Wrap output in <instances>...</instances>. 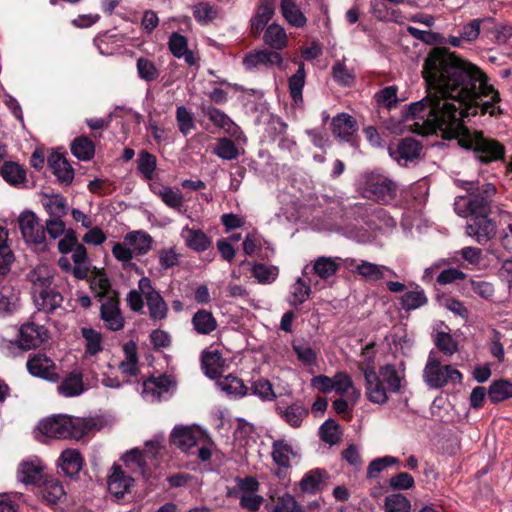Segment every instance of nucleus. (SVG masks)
Masks as SVG:
<instances>
[{"mask_svg": "<svg viewBox=\"0 0 512 512\" xmlns=\"http://www.w3.org/2000/svg\"><path fill=\"white\" fill-rule=\"evenodd\" d=\"M138 288L144 296L150 318L155 321L164 319L167 316L168 306L161 294L153 287L151 280L148 277H142L138 282Z\"/></svg>", "mask_w": 512, "mask_h": 512, "instance_id": "nucleus-9", "label": "nucleus"}, {"mask_svg": "<svg viewBox=\"0 0 512 512\" xmlns=\"http://www.w3.org/2000/svg\"><path fill=\"white\" fill-rule=\"evenodd\" d=\"M340 267L338 258L318 257L313 264V271L320 279H328L336 274Z\"/></svg>", "mask_w": 512, "mask_h": 512, "instance_id": "nucleus-47", "label": "nucleus"}, {"mask_svg": "<svg viewBox=\"0 0 512 512\" xmlns=\"http://www.w3.org/2000/svg\"><path fill=\"white\" fill-rule=\"evenodd\" d=\"M157 256L162 270H168L177 266L180 263L181 258V255L174 247L160 249Z\"/></svg>", "mask_w": 512, "mask_h": 512, "instance_id": "nucleus-54", "label": "nucleus"}, {"mask_svg": "<svg viewBox=\"0 0 512 512\" xmlns=\"http://www.w3.org/2000/svg\"><path fill=\"white\" fill-rule=\"evenodd\" d=\"M214 153L224 160L236 159L239 154L234 142L228 138L219 139L216 147L214 148Z\"/></svg>", "mask_w": 512, "mask_h": 512, "instance_id": "nucleus-58", "label": "nucleus"}, {"mask_svg": "<svg viewBox=\"0 0 512 512\" xmlns=\"http://www.w3.org/2000/svg\"><path fill=\"white\" fill-rule=\"evenodd\" d=\"M496 231V224L488 216L473 217L466 225V234L480 244L491 240Z\"/></svg>", "mask_w": 512, "mask_h": 512, "instance_id": "nucleus-16", "label": "nucleus"}, {"mask_svg": "<svg viewBox=\"0 0 512 512\" xmlns=\"http://www.w3.org/2000/svg\"><path fill=\"white\" fill-rule=\"evenodd\" d=\"M18 226L26 243L32 245H44L45 230L40 220L31 211H25L18 217Z\"/></svg>", "mask_w": 512, "mask_h": 512, "instance_id": "nucleus-10", "label": "nucleus"}, {"mask_svg": "<svg viewBox=\"0 0 512 512\" xmlns=\"http://www.w3.org/2000/svg\"><path fill=\"white\" fill-rule=\"evenodd\" d=\"M47 339L44 326L26 323L20 328L19 345L22 349H31L41 345Z\"/></svg>", "mask_w": 512, "mask_h": 512, "instance_id": "nucleus-19", "label": "nucleus"}, {"mask_svg": "<svg viewBox=\"0 0 512 512\" xmlns=\"http://www.w3.org/2000/svg\"><path fill=\"white\" fill-rule=\"evenodd\" d=\"M175 387V382L169 376H159L148 379L143 383V397L150 402L161 401Z\"/></svg>", "mask_w": 512, "mask_h": 512, "instance_id": "nucleus-15", "label": "nucleus"}, {"mask_svg": "<svg viewBox=\"0 0 512 512\" xmlns=\"http://www.w3.org/2000/svg\"><path fill=\"white\" fill-rule=\"evenodd\" d=\"M40 494L47 503L56 504L66 497V491L59 480L54 477H45L39 484Z\"/></svg>", "mask_w": 512, "mask_h": 512, "instance_id": "nucleus-23", "label": "nucleus"}, {"mask_svg": "<svg viewBox=\"0 0 512 512\" xmlns=\"http://www.w3.org/2000/svg\"><path fill=\"white\" fill-rule=\"evenodd\" d=\"M45 465L37 457L23 460L17 469V479L25 485H39L44 478Z\"/></svg>", "mask_w": 512, "mask_h": 512, "instance_id": "nucleus-14", "label": "nucleus"}, {"mask_svg": "<svg viewBox=\"0 0 512 512\" xmlns=\"http://www.w3.org/2000/svg\"><path fill=\"white\" fill-rule=\"evenodd\" d=\"M327 478L325 470L315 468L305 473L299 482V487L304 493L315 494L324 488Z\"/></svg>", "mask_w": 512, "mask_h": 512, "instance_id": "nucleus-24", "label": "nucleus"}, {"mask_svg": "<svg viewBox=\"0 0 512 512\" xmlns=\"http://www.w3.org/2000/svg\"><path fill=\"white\" fill-rule=\"evenodd\" d=\"M58 393L64 397H75L84 391L82 376L73 372L69 374L57 387Z\"/></svg>", "mask_w": 512, "mask_h": 512, "instance_id": "nucleus-40", "label": "nucleus"}, {"mask_svg": "<svg viewBox=\"0 0 512 512\" xmlns=\"http://www.w3.org/2000/svg\"><path fill=\"white\" fill-rule=\"evenodd\" d=\"M456 183L469 193V197L458 196L455 200V211L459 216L473 218L490 214L492 198L496 194L492 183L480 185L478 182L463 180H457Z\"/></svg>", "mask_w": 512, "mask_h": 512, "instance_id": "nucleus-3", "label": "nucleus"}, {"mask_svg": "<svg viewBox=\"0 0 512 512\" xmlns=\"http://www.w3.org/2000/svg\"><path fill=\"white\" fill-rule=\"evenodd\" d=\"M29 279L33 285V296L40 293L41 290L51 288L52 275L47 266H38L35 268L29 273Z\"/></svg>", "mask_w": 512, "mask_h": 512, "instance_id": "nucleus-42", "label": "nucleus"}, {"mask_svg": "<svg viewBox=\"0 0 512 512\" xmlns=\"http://www.w3.org/2000/svg\"><path fill=\"white\" fill-rule=\"evenodd\" d=\"M3 179L11 185H19L25 180V171L14 162H6L1 168Z\"/></svg>", "mask_w": 512, "mask_h": 512, "instance_id": "nucleus-52", "label": "nucleus"}, {"mask_svg": "<svg viewBox=\"0 0 512 512\" xmlns=\"http://www.w3.org/2000/svg\"><path fill=\"white\" fill-rule=\"evenodd\" d=\"M360 370L365 379V395L375 404H385L388 393H400L405 382L404 369L392 364L383 365L378 371L373 367H360Z\"/></svg>", "mask_w": 512, "mask_h": 512, "instance_id": "nucleus-2", "label": "nucleus"}, {"mask_svg": "<svg viewBox=\"0 0 512 512\" xmlns=\"http://www.w3.org/2000/svg\"><path fill=\"white\" fill-rule=\"evenodd\" d=\"M361 193L367 199L387 204L395 199L397 185L384 175L371 173L363 177Z\"/></svg>", "mask_w": 512, "mask_h": 512, "instance_id": "nucleus-8", "label": "nucleus"}, {"mask_svg": "<svg viewBox=\"0 0 512 512\" xmlns=\"http://www.w3.org/2000/svg\"><path fill=\"white\" fill-rule=\"evenodd\" d=\"M192 324L194 329L202 335L210 334L217 328L216 319L206 310L197 311L192 318Z\"/></svg>", "mask_w": 512, "mask_h": 512, "instance_id": "nucleus-45", "label": "nucleus"}, {"mask_svg": "<svg viewBox=\"0 0 512 512\" xmlns=\"http://www.w3.org/2000/svg\"><path fill=\"white\" fill-rule=\"evenodd\" d=\"M101 302V319L105 326L112 331H118L124 326V319L120 313L117 295H110Z\"/></svg>", "mask_w": 512, "mask_h": 512, "instance_id": "nucleus-18", "label": "nucleus"}, {"mask_svg": "<svg viewBox=\"0 0 512 512\" xmlns=\"http://www.w3.org/2000/svg\"><path fill=\"white\" fill-rule=\"evenodd\" d=\"M134 486V478L126 473L122 466L114 463L107 476V487L116 499L123 498L130 493Z\"/></svg>", "mask_w": 512, "mask_h": 512, "instance_id": "nucleus-11", "label": "nucleus"}, {"mask_svg": "<svg viewBox=\"0 0 512 512\" xmlns=\"http://www.w3.org/2000/svg\"><path fill=\"white\" fill-rule=\"evenodd\" d=\"M224 360L217 350L205 352L202 356V368L210 378H218L223 371Z\"/></svg>", "mask_w": 512, "mask_h": 512, "instance_id": "nucleus-39", "label": "nucleus"}, {"mask_svg": "<svg viewBox=\"0 0 512 512\" xmlns=\"http://www.w3.org/2000/svg\"><path fill=\"white\" fill-rule=\"evenodd\" d=\"M274 15V4L272 0H264L258 6L257 11L251 19V32L259 36L264 27Z\"/></svg>", "mask_w": 512, "mask_h": 512, "instance_id": "nucleus-27", "label": "nucleus"}, {"mask_svg": "<svg viewBox=\"0 0 512 512\" xmlns=\"http://www.w3.org/2000/svg\"><path fill=\"white\" fill-rule=\"evenodd\" d=\"M388 150L390 156L402 165L417 158L419 156L421 146L418 141L411 138H406L402 140L395 148L389 147Z\"/></svg>", "mask_w": 512, "mask_h": 512, "instance_id": "nucleus-21", "label": "nucleus"}, {"mask_svg": "<svg viewBox=\"0 0 512 512\" xmlns=\"http://www.w3.org/2000/svg\"><path fill=\"white\" fill-rule=\"evenodd\" d=\"M333 79L342 86H350L354 82V75L344 63L337 61L332 66Z\"/></svg>", "mask_w": 512, "mask_h": 512, "instance_id": "nucleus-64", "label": "nucleus"}, {"mask_svg": "<svg viewBox=\"0 0 512 512\" xmlns=\"http://www.w3.org/2000/svg\"><path fill=\"white\" fill-rule=\"evenodd\" d=\"M422 74L428 95L412 103L407 115L422 120L414 123V132L429 134L441 130L446 138H455L460 146L473 149L483 163L502 159L503 145L462 123L463 117L476 115L479 110L482 114H494L498 92L487 83L482 71L449 50L437 47L425 58Z\"/></svg>", "mask_w": 512, "mask_h": 512, "instance_id": "nucleus-1", "label": "nucleus"}, {"mask_svg": "<svg viewBox=\"0 0 512 512\" xmlns=\"http://www.w3.org/2000/svg\"><path fill=\"white\" fill-rule=\"evenodd\" d=\"M153 245L152 236L144 230L130 231L123 237L122 242H114L112 245V255L120 262L123 268L134 265V257L144 256Z\"/></svg>", "mask_w": 512, "mask_h": 512, "instance_id": "nucleus-6", "label": "nucleus"}, {"mask_svg": "<svg viewBox=\"0 0 512 512\" xmlns=\"http://www.w3.org/2000/svg\"><path fill=\"white\" fill-rule=\"evenodd\" d=\"M252 393L263 401H272L276 398L272 384L266 379H258L252 384Z\"/></svg>", "mask_w": 512, "mask_h": 512, "instance_id": "nucleus-63", "label": "nucleus"}, {"mask_svg": "<svg viewBox=\"0 0 512 512\" xmlns=\"http://www.w3.org/2000/svg\"><path fill=\"white\" fill-rule=\"evenodd\" d=\"M296 63V61H294ZM298 70L288 80L289 93L296 105L303 102L302 91L305 85L306 72L303 62H297Z\"/></svg>", "mask_w": 512, "mask_h": 512, "instance_id": "nucleus-36", "label": "nucleus"}, {"mask_svg": "<svg viewBox=\"0 0 512 512\" xmlns=\"http://www.w3.org/2000/svg\"><path fill=\"white\" fill-rule=\"evenodd\" d=\"M90 287L95 292L96 296L99 297L100 301L106 300L110 295H117V293L111 289L106 274L96 268H94L93 275L90 279Z\"/></svg>", "mask_w": 512, "mask_h": 512, "instance_id": "nucleus-35", "label": "nucleus"}, {"mask_svg": "<svg viewBox=\"0 0 512 512\" xmlns=\"http://www.w3.org/2000/svg\"><path fill=\"white\" fill-rule=\"evenodd\" d=\"M138 76L147 82H152L159 77V70L155 64L147 58H139L137 60Z\"/></svg>", "mask_w": 512, "mask_h": 512, "instance_id": "nucleus-56", "label": "nucleus"}, {"mask_svg": "<svg viewBox=\"0 0 512 512\" xmlns=\"http://www.w3.org/2000/svg\"><path fill=\"white\" fill-rule=\"evenodd\" d=\"M385 512H410V501L402 494H392L386 497Z\"/></svg>", "mask_w": 512, "mask_h": 512, "instance_id": "nucleus-55", "label": "nucleus"}, {"mask_svg": "<svg viewBox=\"0 0 512 512\" xmlns=\"http://www.w3.org/2000/svg\"><path fill=\"white\" fill-rule=\"evenodd\" d=\"M311 292V286L299 277L290 287L288 302L290 305L298 307L310 297Z\"/></svg>", "mask_w": 512, "mask_h": 512, "instance_id": "nucleus-44", "label": "nucleus"}, {"mask_svg": "<svg viewBox=\"0 0 512 512\" xmlns=\"http://www.w3.org/2000/svg\"><path fill=\"white\" fill-rule=\"evenodd\" d=\"M333 390L340 395L349 393L352 404H355L361 396L360 390L354 386L352 378L346 372H337L333 376Z\"/></svg>", "mask_w": 512, "mask_h": 512, "instance_id": "nucleus-30", "label": "nucleus"}, {"mask_svg": "<svg viewBox=\"0 0 512 512\" xmlns=\"http://www.w3.org/2000/svg\"><path fill=\"white\" fill-rule=\"evenodd\" d=\"M176 120L178 128L183 135H188L195 128L194 117L184 106L177 108Z\"/></svg>", "mask_w": 512, "mask_h": 512, "instance_id": "nucleus-59", "label": "nucleus"}, {"mask_svg": "<svg viewBox=\"0 0 512 512\" xmlns=\"http://www.w3.org/2000/svg\"><path fill=\"white\" fill-rule=\"evenodd\" d=\"M145 445L147 449L144 453L138 448H133L123 454L121 459L129 472L142 471L145 466V457H154L161 448V442L158 439L147 441Z\"/></svg>", "mask_w": 512, "mask_h": 512, "instance_id": "nucleus-13", "label": "nucleus"}, {"mask_svg": "<svg viewBox=\"0 0 512 512\" xmlns=\"http://www.w3.org/2000/svg\"><path fill=\"white\" fill-rule=\"evenodd\" d=\"M172 443L182 452L197 455L201 461H208L212 456L213 443L204 434L191 426L176 425L170 435Z\"/></svg>", "mask_w": 512, "mask_h": 512, "instance_id": "nucleus-5", "label": "nucleus"}, {"mask_svg": "<svg viewBox=\"0 0 512 512\" xmlns=\"http://www.w3.org/2000/svg\"><path fill=\"white\" fill-rule=\"evenodd\" d=\"M27 369L33 375L49 381H56L57 374L53 361L43 354H35L27 361Z\"/></svg>", "mask_w": 512, "mask_h": 512, "instance_id": "nucleus-20", "label": "nucleus"}, {"mask_svg": "<svg viewBox=\"0 0 512 512\" xmlns=\"http://www.w3.org/2000/svg\"><path fill=\"white\" fill-rule=\"evenodd\" d=\"M49 166L58 180L65 184H70L74 178L73 168L68 161L60 154L53 153L48 158Z\"/></svg>", "mask_w": 512, "mask_h": 512, "instance_id": "nucleus-29", "label": "nucleus"}, {"mask_svg": "<svg viewBox=\"0 0 512 512\" xmlns=\"http://www.w3.org/2000/svg\"><path fill=\"white\" fill-rule=\"evenodd\" d=\"M492 22H493V19L490 17H486V18H482V19H474V20L470 21L469 23L465 24L462 27V30L460 32L461 38L467 42L475 41L480 34L481 25L489 24Z\"/></svg>", "mask_w": 512, "mask_h": 512, "instance_id": "nucleus-53", "label": "nucleus"}, {"mask_svg": "<svg viewBox=\"0 0 512 512\" xmlns=\"http://www.w3.org/2000/svg\"><path fill=\"white\" fill-rule=\"evenodd\" d=\"M8 234L0 227V274H6L14 261L12 250L7 245Z\"/></svg>", "mask_w": 512, "mask_h": 512, "instance_id": "nucleus-50", "label": "nucleus"}, {"mask_svg": "<svg viewBox=\"0 0 512 512\" xmlns=\"http://www.w3.org/2000/svg\"><path fill=\"white\" fill-rule=\"evenodd\" d=\"M123 351L125 354V360L120 363L119 369L125 375L134 376L138 371L136 344L134 342L126 343L123 346Z\"/></svg>", "mask_w": 512, "mask_h": 512, "instance_id": "nucleus-46", "label": "nucleus"}, {"mask_svg": "<svg viewBox=\"0 0 512 512\" xmlns=\"http://www.w3.org/2000/svg\"><path fill=\"white\" fill-rule=\"evenodd\" d=\"M466 289L474 292L479 297L489 300L493 297L495 289L492 283L487 281L470 280L466 283Z\"/></svg>", "mask_w": 512, "mask_h": 512, "instance_id": "nucleus-61", "label": "nucleus"}, {"mask_svg": "<svg viewBox=\"0 0 512 512\" xmlns=\"http://www.w3.org/2000/svg\"><path fill=\"white\" fill-rule=\"evenodd\" d=\"M296 456V452L292 446L285 440H277L272 444L273 461L280 467L287 468L290 461Z\"/></svg>", "mask_w": 512, "mask_h": 512, "instance_id": "nucleus-37", "label": "nucleus"}, {"mask_svg": "<svg viewBox=\"0 0 512 512\" xmlns=\"http://www.w3.org/2000/svg\"><path fill=\"white\" fill-rule=\"evenodd\" d=\"M488 397L494 403L512 397V382L507 380L493 382L489 387Z\"/></svg>", "mask_w": 512, "mask_h": 512, "instance_id": "nucleus-49", "label": "nucleus"}, {"mask_svg": "<svg viewBox=\"0 0 512 512\" xmlns=\"http://www.w3.org/2000/svg\"><path fill=\"white\" fill-rule=\"evenodd\" d=\"M263 40L265 44L275 50H282L288 44L285 29L277 23H272L266 28Z\"/></svg>", "mask_w": 512, "mask_h": 512, "instance_id": "nucleus-33", "label": "nucleus"}, {"mask_svg": "<svg viewBox=\"0 0 512 512\" xmlns=\"http://www.w3.org/2000/svg\"><path fill=\"white\" fill-rule=\"evenodd\" d=\"M59 466L66 476L77 475L83 466V458L77 449L64 450L59 458Z\"/></svg>", "mask_w": 512, "mask_h": 512, "instance_id": "nucleus-26", "label": "nucleus"}, {"mask_svg": "<svg viewBox=\"0 0 512 512\" xmlns=\"http://www.w3.org/2000/svg\"><path fill=\"white\" fill-rule=\"evenodd\" d=\"M243 64L248 70H252L260 66H265L267 68L274 66L284 68L282 56L276 51H270L267 49L248 53L243 59Z\"/></svg>", "mask_w": 512, "mask_h": 512, "instance_id": "nucleus-17", "label": "nucleus"}, {"mask_svg": "<svg viewBox=\"0 0 512 512\" xmlns=\"http://www.w3.org/2000/svg\"><path fill=\"white\" fill-rule=\"evenodd\" d=\"M169 49L171 53L177 58H184L185 62L189 65H194L197 61L194 53L188 49L187 39L174 32L169 38Z\"/></svg>", "mask_w": 512, "mask_h": 512, "instance_id": "nucleus-31", "label": "nucleus"}, {"mask_svg": "<svg viewBox=\"0 0 512 512\" xmlns=\"http://www.w3.org/2000/svg\"><path fill=\"white\" fill-rule=\"evenodd\" d=\"M81 335L85 341V355L96 356L103 350L102 335L93 328H81Z\"/></svg>", "mask_w": 512, "mask_h": 512, "instance_id": "nucleus-43", "label": "nucleus"}, {"mask_svg": "<svg viewBox=\"0 0 512 512\" xmlns=\"http://www.w3.org/2000/svg\"><path fill=\"white\" fill-rule=\"evenodd\" d=\"M216 384L227 395L242 397L247 393V387L243 381L233 375L219 377Z\"/></svg>", "mask_w": 512, "mask_h": 512, "instance_id": "nucleus-41", "label": "nucleus"}, {"mask_svg": "<svg viewBox=\"0 0 512 512\" xmlns=\"http://www.w3.org/2000/svg\"><path fill=\"white\" fill-rule=\"evenodd\" d=\"M94 426L95 423L91 419L71 417L68 415H55L42 420L37 428L43 437L79 440Z\"/></svg>", "mask_w": 512, "mask_h": 512, "instance_id": "nucleus-4", "label": "nucleus"}, {"mask_svg": "<svg viewBox=\"0 0 512 512\" xmlns=\"http://www.w3.org/2000/svg\"><path fill=\"white\" fill-rule=\"evenodd\" d=\"M36 307L39 311L52 313L61 308L63 297L52 288L41 290L40 293L33 296Z\"/></svg>", "mask_w": 512, "mask_h": 512, "instance_id": "nucleus-25", "label": "nucleus"}, {"mask_svg": "<svg viewBox=\"0 0 512 512\" xmlns=\"http://www.w3.org/2000/svg\"><path fill=\"white\" fill-rule=\"evenodd\" d=\"M71 152L79 160L89 161L94 156L95 147L91 140L87 137L81 136L74 139L72 142Z\"/></svg>", "mask_w": 512, "mask_h": 512, "instance_id": "nucleus-48", "label": "nucleus"}, {"mask_svg": "<svg viewBox=\"0 0 512 512\" xmlns=\"http://www.w3.org/2000/svg\"><path fill=\"white\" fill-rule=\"evenodd\" d=\"M398 463V459L393 456H384L380 458H376L370 462L367 468V477L377 478L382 471H384L387 467L395 465Z\"/></svg>", "mask_w": 512, "mask_h": 512, "instance_id": "nucleus-57", "label": "nucleus"}, {"mask_svg": "<svg viewBox=\"0 0 512 512\" xmlns=\"http://www.w3.org/2000/svg\"><path fill=\"white\" fill-rule=\"evenodd\" d=\"M181 237L186 246L196 252H203L208 249L211 244L207 235L199 229H192L185 226L181 231Z\"/></svg>", "mask_w": 512, "mask_h": 512, "instance_id": "nucleus-28", "label": "nucleus"}, {"mask_svg": "<svg viewBox=\"0 0 512 512\" xmlns=\"http://www.w3.org/2000/svg\"><path fill=\"white\" fill-rule=\"evenodd\" d=\"M427 302V297L423 290L410 291L401 297V304L405 310L417 309Z\"/></svg>", "mask_w": 512, "mask_h": 512, "instance_id": "nucleus-60", "label": "nucleus"}, {"mask_svg": "<svg viewBox=\"0 0 512 512\" xmlns=\"http://www.w3.org/2000/svg\"><path fill=\"white\" fill-rule=\"evenodd\" d=\"M192 12L200 24H208L220 16L219 7L208 1H201L193 5Z\"/></svg>", "mask_w": 512, "mask_h": 512, "instance_id": "nucleus-38", "label": "nucleus"}, {"mask_svg": "<svg viewBox=\"0 0 512 512\" xmlns=\"http://www.w3.org/2000/svg\"><path fill=\"white\" fill-rule=\"evenodd\" d=\"M156 168V157L148 152L139 154L138 170L147 180L151 179Z\"/></svg>", "mask_w": 512, "mask_h": 512, "instance_id": "nucleus-62", "label": "nucleus"}, {"mask_svg": "<svg viewBox=\"0 0 512 512\" xmlns=\"http://www.w3.org/2000/svg\"><path fill=\"white\" fill-rule=\"evenodd\" d=\"M277 411L283 420L294 428L300 427L302 421L308 416V409L299 402H295L285 409L277 407Z\"/></svg>", "mask_w": 512, "mask_h": 512, "instance_id": "nucleus-34", "label": "nucleus"}, {"mask_svg": "<svg viewBox=\"0 0 512 512\" xmlns=\"http://www.w3.org/2000/svg\"><path fill=\"white\" fill-rule=\"evenodd\" d=\"M332 133L340 140L349 141L350 137L357 131L356 120L347 113L335 116L331 122Z\"/></svg>", "mask_w": 512, "mask_h": 512, "instance_id": "nucleus-22", "label": "nucleus"}, {"mask_svg": "<svg viewBox=\"0 0 512 512\" xmlns=\"http://www.w3.org/2000/svg\"><path fill=\"white\" fill-rule=\"evenodd\" d=\"M423 380L432 389H439L448 384H459L462 374L450 365H442L434 352H430L423 370Z\"/></svg>", "mask_w": 512, "mask_h": 512, "instance_id": "nucleus-7", "label": "nucleus"}, {"mask_svg": "<svg viewBox=\"0 0 512 512\" xmlns=\"http://www.w3.org/2000/svg\"><path fill=\"white\" fill-rule=\"evenodd\" d=\"M154 192L161 198V200L167 206L177 211L181 210L184 203V198L180 192L175 191L174 189L168 186H162L161 188L155 190Z\"/></svg>", "mask_w": 512, "mask_h": 512, "instance_id": "nucleus-51", "label": "nucleus"}, {"mask_svg": "<svg viewBox=\"0 0 512 512\" xmlns=\"http://www.w3.org/2000/svg\"><path fill=\"white\" fill-rule=\"evenodd\" d=\"M344 266L353 273H357L368 281H377L386 277V275H395V273L386 266L377 265L368 261L357 262L356 259L346 258L343 260Z\"/></svg>", "mask_w": 512, "mask_h": 512, "instance_id": "nucleus-12", "label": "nucleus"}, {"mask_svg": "<svg viewBox=\"0 0 512 512\" xmlns=\"http://www.w3.org/2000/svg\"><path fill=\"white\" fill-rule=\"evenodd\" d=\"M280 11L284 19L293 27L301 28L307 19L293 0H281Z\"/></svg>", "mask_w": 512, "mask_h": 512, "instance_id": "nucleus-32", "label": "nucleus"}]
</instances>
